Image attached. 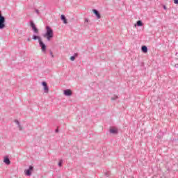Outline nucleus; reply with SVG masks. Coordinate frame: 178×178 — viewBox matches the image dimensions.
Wrapping results in <instances>:
<instances>
[{
  "mask_svg": "<svg viewBox=\"0 0 178 178\" xmlns=\"http://www.w3.org/2000/svg\"><path fill=\"white\" fill-rule=\"evenodd\" d=\"M32 38L34 40V41L37 40L39 42V45L41 48L42 52L43 54H47V45L42 42V39L39 36L36 35H33Z\"/></svg>",
  "mask_w": 178,
  "mask_h": 178,
  "instance_id": "obj_1",
  "label": "nucleus"
},
{
  "mask_svg": "<svg viewBox=\"0 0 178 178\" xmlns=\"http://www.w3.org/2000/svg\"><path fill=\"white\" fill-rule=\"evenodd\" d=\"M44 38H47V41H51V38H54V30L51 26H46V33L43 35Z\"/></svg>",
  "mask_w": 178,
  "mask_h": 178,
  "instance_id": "obj_2",
  "label": "nucleus"
},
{
  "mask_svg": "<svg viewBox=\"0 0 178 178\" xmlns=\"http://www.w3.org/2000/svg\"><path fill=\"white\" fill-rule=\"evenodd\" d=\"M6 27V18L2 15V13L0 10V30H3Z\"/></svg>",
  "mask_w": 178,
  "mask_h": 178,
  "instance_id": "obj_3",
  "label": "nucleus"
},
{
  "mask_svg": "<svg viewBox=\"0 0 178 178\" xmlns=\"http://www.w3.org/2000/svg\"><path fill=\"white\" fill-rule=\"evenodd\" d=\"M29 26H30V27H31L32 31H33V33L35 34H38V33H39L38 29L37 28V26H35V24L34 23V22L33 20L30 21Z\"/></svg>",
  "mask_w": 178,
  "mask_h": 178,
  "instance_id": "obj_4",
  "label": "nucleus"
},
{
  "mask_svg": "<svg viewBox=\"0 0 178 178\" xmlns=\"http://www.w3.org/2000/svg\"><path fill=\"white\" fill-rule=\"evenodd\" d=\"M42 86H43V90L46 94H48L49 92V88L48 87V84H47V82L42 81Z\"/></svg>",
  "mask_w": 178,
  "mask_h": 178,
  "instance_id": "obj_5",
  "label": "nucleus"
},
{
  "mask_svg": "<svg viewBox=\"0 0 178 178\" xmlns=\"http://www.w3.org/2000/svg\"><path fill=\"white\" fill-rule=\"evenodd\" d=\"M34 167L30 165L28 170H25V175L26 176H31V172H33Z\"/></svg>",
  "mask_w": 178,
  "mask_h": 178,
  "instance_id": "obj_6",
  "label": "nucleus"
},
{
  "mask_svg": "<svg viewBox=\"0 0 178 178\" xmlns=\"http://www.w3.org/2000/svg\"><path fill=\"white\" fill-rule=\"evenodd\" d=\"M63 94L64 95H65V97H70L73 95V92H72V90L67 89V90H64Z\"/></svg>",
  "mask_w": 178,
  "mask_h": 178,
  "instance_id": "obj_7",
  "label": "nucleus"
},
{
  "mask_svg": "<svg viewBox=\"0 0 178 178\" xmlns=\"http://www.w3.org/2000/svg\"><path fill=\"white\" fill-rule=\"evenodd\" d=\"M92 12L94 15L96 16L97 19H100L101 18V14L99 13V11L97 9H93Z\"/></svg>",
  "mask_w": 178,
  "mask_h": 178,
  "instance_id": "obj_8",
  "label": "nucleus"
},
{
  "mask_svg": "<svg viewBox=\"0 0 178 178\" xmlns=\"http://www.w3.org/2000/svg\"><path fill=\"white\" fill-rule=\"evenodd\" d=\"M60 19L63 22L64 24H67V19L65 15H61Z\"/></svg>",
  "mask_w": 178,
  "mask_h": 178,
  "instance_id": "obj_9",
  "label": "nucleus"
},
{
  "mask_svg": "<svg viewBox=\"0 0 178 178\" xmlns=\"http://www.w3.org/2000/svg\"><path fill=\"white\" fill-rule=\"evenodd\" d=\"M141 51L143 52V54H147V52H148V47H147L145 45H143L141 47Z\"/></svg>",
  "mask_w": 178,
  "mask_h": 178,
  "instance_id": "obj_10",
  "label": "nucleus"
},
{
  "mask_svg": "<svg viewBox=\"0 0 178 178\" xmlns=\"http://www.w3.org/2000/svg\"><path fill=\"white\" fill-rule=\"evenodd\" d=\"M3 162H4V163H6V165H10V160L9 159V157L6 156L3 159Z\"/></svg>",
  "mask_w": 178,
  "mask_h": 178,
  "instance_id": "obj_11",
  "label": "nucleus"
},
{
  "mask_svg": "<svg viewBox=\"0 0 178 178\" xmlns=\"http://www.w3.org/2000/svg\"><path fill=\"white\" fill-rule=\"evenodd\" d=\"M109 131H110L111 134H118V129H113V128L110 129Z\"/></svg>",
  "mask_w": 178,
  "mask_h": 178,
  "instance_id": "obj_12",
  "label": "nucleus"
},
{
  "mask_svg": "<svg viewBox=\"0 0 178 178\" xmlns=\"http://www.w3.org/2000/svg\"><path fill=\"white\" fill-rule=\"evenodd\" d=\"M77 56H79V54L77 53H75L73 56L70 57V60H72V62H74Z\"/></svg>",
  "mask_w": 178,
  "mask_h": 178,
  "instance_id": "obj_13",
  "label": "nucleus"
},
{
  "mask_svg": "<svg viewBox=\"0 0 178 178\" xmlns=\"http://www.w3.org/2000/svg\"><path fill=\"white\" fill-rule=\"evenodd\" d=\"M138 26V27H141V26H143V22L141 20H138L136 22V24H135V26Z\"/></svg>",
  "mask_w": 178,
  "mask_h": 178,
  "instance_id": "obj_14",
  "label": "nucleus"
},
{
  "mask_svg": "<svg viewBox=\"0 0 178 178\" xmlns=\"http://www.w3.org/2000/svg\"><path fill=\"white\" fill-rule=\"evenodd\" d=\"M118 98V95H114V97L111 98V101H116Z\"/></svg>",
  "mask_w": 178,
  "mask_h": 178,
  "instance_id": "obj_15",
  "label": "nucleus"
},
{
  "mask_svg": "<svg viewBox=\"0 0 178 178\" xmlns=\"http://www.w3.org/2000/svg\"><path fill=\"white\" fill-rule=\"evenodd\" d=\"M63 163V160H60L59 162H58V166L60 168L62 167V165Z\"/></svg>",
  "mask_w": 178,
  "mask_h": 178,
  "instance_id": "obj_16",
  "label": "nucleus"
},
{
  "mask_svg": "<svg viewBox=\"0 0 178 178\" xmlns=\"http://www.w3.org/2000/svg\"><path fill=\"white\" fill-rule=\"evenodd\" d=\"M18 128H19V130L20 131H22V130H23V127H22V125H20V124L19 125H17Z\"/></svg>",
  "mask_w": 178,
  "mask_h": 178,
  "instance_id": "obj_17",
  "label": "nucleus"
},
{
  "mask_svg": "<svg viewBox=\"0 0 178 178\" xmlns=\"http://www.w3.org/2000/svg\"><path fill=\"white\" fill-rule=\"evenodd\" d=\"M15 122L16 124H17V126H19V124H20V122H19V120H15Z\"/></svg>",
  "mask_w": 178,
  "mask_h": 178,
  "instance_id": "obj_18",
  "label": "nucleus"
},
{
  "mask_svg": "<svg viewBox=\"0 0 178 178\" xmlns=\"http://www.w3.org/2000/svg\"><path fill=\"white\" fill-rule=\"evenodd\" d=\"M50 55L51 58H54L55 56H54V54H52V51H50Z\"/></svg>",
  "mask_w": 178,
  "mask_h": 178,
  "instance_id": "obj_19",
  "label": "nucleus"
},
{
  "mask_svg": "<svg viewBox=\"0 0 178 178\" xmlns=\"http://www.w3.org/2000/svg\"><path fill=\"white\" fill-rule=\"evenodd\" d=\"M174 3H175V5H178V0H174Z\"/></svg>",
  "mask_w": 178,
  "mask_h": 178,
  "instance_id": "obj_20",
  "label": "nucleus"
},
{
  "mask_svg": "<svg viewBox=\"0 0 178 178\" xmlns=\"http://www.w3.org/2000/svg\"><path fill=\"white\" fill-rule=\"evenodd\" d=\"M35 13H37V15H40V10H35Z\"/></svg>",
  "mask_w": 178,
  "mask_h": 178,
  "instance_id": "obj_21",
  "label": "nucleus"
},
{
  "mask_svg": "<svg viewBox=\"0 0 178 178\" xmlns=\"http://www.w3.org/2000/svg\"><path fill=\"white\" fill-rule=\"evenodd\" d=\"M85 23H88V19L87 18L85 19Z\"/></svg>",
  "mask_w": 178,
  "mask_h": 178,
  "instance_id": "obj_22",
  "label": "nucleus"
},
{
  "mask_svg": "<svg viewBox=\"0 0 178 178\" xmlns=\"http://www.w3.org/2000/svg\"><path fill=\"white\" fill-rule=\"evenodd\" d=\"M105 175L108 177V176H109V172H105Z\"/></svg>",
  "mask_w": 178,
  "mask_h": 178,
  "instance_id": "obj_23",
  "label": "nucleus"
},
{
  "mask_svg": "<svg viewBox=\"0 0 178 178\" xmlns=\"http://www.w3.org/2000/svg\"><path fill=\"white\" fill-rule=\"evenodd\" d=\"M56 133H59V129H56V131H55Z\"/></svg>",
  "mask_w": 178,
  "mask_h": 178,
  "instance_id": "obj_24",
  "label": "nucleus"
},
{
  "mask_svg": "<svg viewBox=\"0 0 178 178\" xmlns=\"http://www.w3.org/2000/svg\"><path fill=\"white\" fill-rule=\"evenodd\" d=\"M27 41L30 42V41H31V39H30V38H29L27 39Z\"/></svg>",
  "mask_w": 178,
  "mask_h": 178,
  "instance_id": "obj_25",
  "label": "nucleus"
},
{
  "mask_svg": "<svg viewBox=\"0 0 178 178\" xmlns=\"http://www.w3.org/2000/svg\"><path fill=\"white\" fill-rule=\"evenodd\" d=\"M163 9L166 10V6H163Z\"/></svg>",
  "mask_w": 178,
  "mask_h": 178,
  "instance_id": "obj_26",
  "label": "nucleus"
},
{
  "mask_svg": "<svg viewBox=\"0 0 178 178\" xmlns=\"http://www.w3.org/2000/svg\"><path fill=\"white\" fill-rule=\"evenodd\" d=\"M175 67H178V64H175Z\"/></svg>",
  "mask_w": 178,
  "mask_h": 178,
  "instance_id": "obj_27",
  "label": "nucleus"
}]
</instances>
